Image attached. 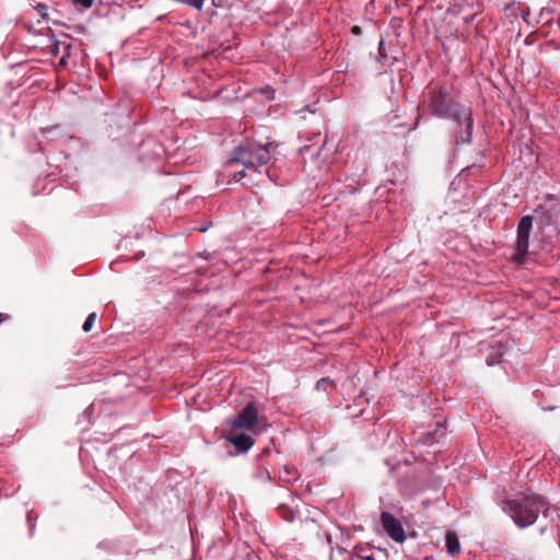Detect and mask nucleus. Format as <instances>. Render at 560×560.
I'll use <instances>...</instances> for the list:
<instances>
[{
    "label": "nucleus",
    "instance_id": "nucleus-1",
    "mask_svg": "<svg viewBox=\"0 0 560 560\" xmlns=\"http://www.w3.org/2000/svg\"><path fill=\"white\" fill-rule=\"evenodd\" d=\"M451 92L448 84H430L427 88L428 107L433 116L455 122L456 143H469L474 129L471 108L456 102Z\"/></svg>",
    "mask_w": 560,
    "mask_h": 560
},
{
    "label": "nucleus",
    "instance_id": "nucleus-2",
    "mask_svg": "<svg viewBox=\"0 0 560 560\" xmlns=\"http://www.w3.org/2000/svg\"><path fill=\"white\" fill-rule=\"evenodd\" d=\"M258 432V412L253 404L246 405L234 418L225 420L222 427V436L234 445L237 453H246L254 445V435Z\"/></svg>",
    "mask_w": 560,
    "mask_h": 560
},
{
    "label": "nucleus",
    "instance_id": "nucleus-3",
    "mask_svg": "<svg viewBox=\"0 0 560 560\" xmlns=\"http://www.w3.org/2000/svg\"><path fill=\"white\" fill-rule=\"evenodd\" d=\"M548 510V502L542 497L534 493L503 502V511L512 517L520 528L533 525L539 513L547 516Z\"/></svg>",
    "mask_w": 560,
    "mask_h": 560
},
{
    "label": "nucleus",
    "instance_id": "nucleus-4",
    "mask_svg": "<svg viewBox=\"0 0 560 560\" xmlns=\"http://www.w3.org/2000/svg\"><path fill=\"white\" fill-rule=\"evenodd\" d=\"M268 159L269 152L267 148L250 141H245L233 150L226 166L233 167L241 164L245 168L254 167L258 170L265 166Z\"/></svg>",
    "mask_w": 560,
    "mask_h": 560
},
{
    "label": "nucleus",
    "instance_id": "nucleus-5",
    "mask_svg": "<svg viewBox=\"0 0 560 560\" xmlns=\"http://www.w3.org/2000/svg\"><path fill=\"white\" fill-rule=\"evenodd\" d=\"M532 226L533 218L530 215H524L518 222L515 255V260L517 261H522L523 257L528 253Z\"/></svg>",
    "mask_w": 560,
    "mask_h": 560
},
{
    "label": "nucleus",
    "instance_id": "nucleus-6",
    "mask_svg": "<svg viewBox=\"0 0 560 560\" xmlns=\"http://www.w3.org/2000/svg\"><path fill=\"white\" fill-rule=\"evenodd\" d=\"M381 523L385 533L396 542L402 544L406 540V533L401 522L389 512L381 513Z\"/></svg>",
    "mask_w": 560,
    "mask_h": 560
},
{
    "label": "nucleus",
    "instance_id": "nucleus-7",
    "mask_svg": "<svg viewBox=\"0 0 560 560\" xmlns=\"http://www.w3.org/2000/svg\"><path fill=\"white\" fill-rule=\"evenodd\" d=\"M539 225L548 234L555 233L560 226V209L551 208L539 215Z\"/></svg>",
    "mask_w": 560,
    "mask_h": 560
},
{
    "label": "nucleus",
    "instance_id": "nucleus-8",
    "mask_svg": "<svg viewBox=\"0 0 560 560\" xmlns=\"http://www.w3.org/2000/svg\"><path fill=\"white\" fill-rule=\"evenodd\" d=\"M446 548H447V552L452 556H455L457 553H459L460 551V544H459V540H458V537L456 535L455 532H452V530H448L446 533Z\"/></svg>",
    "mask_w": 560,
    "mask_h": 560
},
{
    "label": "nucleus",
    "instance_id": "nucleus-9",
    "mask_svg": "<svg viewBox=\"0 0 560 560\" xmlns=\"http://www.w3.org/2000/svg\"><path fill=\"white\" fill-rule=\"evenodd\" d=\"M335 382L328 377H323L316 383L317 390L328 392L330 389H335Z\"/></svg>",
    "mask_w": 560,
    "mask_h": 560
},
{
    "label": "nucleus",
    "instance_id": "nucleus-10",
    "mask_svg": "<svg viewBox=\"0 0 560 560\" xmlns=\"http://www.w3.org/2000/svg\"><path fill=\"white\" fill-rule=\"evenodd\" d=\"M95 319H96V313L89 314L85 322L83 323L82 329L85 332L90 331L94 325Z\"/></svg>",
    "mask_w": 560,
    "mask_h": 560
},
{
    "label": "nucleus",
    "instance_id": "nucleus-11",
    "mask_svg": "<svg viewBox=\"0 0 560 560\" xmlns=\"http://www.w3.org/2000/svg\"><path fill=\"white\" fill-rule=\"evenodd\" d=\"M36 11L38 12V14L43 18V19H47V10H48V5L45 4V3H38L36 7H35Z\"/></svg>",
    "mask_w": 560,
    "mask_h": 560
},
{
    "label": "nucleus",
    "instance_id": "nucleus-12",
    "mask_svg": "<svg viewBox=\"0 0 560 560\" xmlns=\"http://www.w3.org/2000/svg\"><path fill=\"white\" fill-rule=\"evenodd\" d=\"M281 511H282V520H285V521H293L294 520L293 512L290 511V510H287L284 504H282Z\"/></svg>",
    "mask_w": 560,
    "mask_h": 560
},
{
    "label": "nucleus",
    "instance_id": "nucleus-13",
    "mask_svg": "<svg viewBox=\"0 0 560 560\" xmlns=\"http://www.w3.org/2000/svg\"><path fill=\"white\" fill-rule=\"evenodd\" d=\"M75 5L81 7L82 9H89L93 4V0H71Z\"/></svg>",
    "mask_w": 560,
    "mask_h": 560
},
{
    "label": "nucleus",
    "instance_id": "nucleus-14",
    "mask_svg": "<svg viewBox=\"0 0 560 560\" xmlns=\"http://www.w3.org/2000/svg\"><path fill=\"white\" fill-rule=\"evenodd\" d=\"M265 172L270 178V180L277 183V170L271 167H265Z\"/></svg>",
    "mask_w": 560,
    "mask_h": 560
},
{
    "label": "nucleus",
    "instance_id": "nucleus-15",
    "mask_svg": "<svg viewBox=\"0 0 560 560\" xmlns=\"http://www.w3.org/2000/svg\"><path fill=\"white\" fill-rule=\"evenodd\" d=\"M444 434H445V432H444V430L442 429V425H441V424H439V425H438V428H436V430H435V435H438V436H436V438L434 436V438H433V441H434V442H438L440 438L444 436Z\"/></svg>",
    "mask_w": 560,
    "mask_h": 560
},
{
    "label": "nucleus",
    "instance_id": "nucleus-16",
    "mask_svg": "<svg viewBox=\"0 0 560 560\" xmlns=\"http://www.w3.org/2000/svg\"><path fill=\"white\" fill-rule=\"evenodd\" d=\"M244 176H245V170H244V168H243V170H240V171H236V172L232 175L233 179H234V180H237V182H238V180H241Z\"/></svg>",
    "mask_w": 560,
    "mask_h": 560
},
{
    "label": "nucleus",
    "instance_id": "nucleus-17",
    "mask_svg": "<svg viewBox=\"0 0 560 560\" xmlns=\"http://www.w3.org/2000/svg\"><path fill=\"white\" fill-rule=\"evenodd\" d=\"M285 472L290 476L288 479H285V481H290L291 479H295L296 478V471L293 470L291 471L288 467L284 468Z\"/></svg>",
    "mask_w": 560,
    "mask_h": 560
},
{
    "label": "nucleus",
    "instance_id": "nucleus-18",
    "mask_svg": "<svg viewBox=\"0 0 560 560\" xmlns=\"http://www.w3.org/2000/svg\"><path fill=\"white\" fill-rule=\"evenodd\" d=\"M498 362H500L499 358L498 359L487 358V364L488 365H493L494 363H498Z\"/></svg>",
    "mask_w": 560,
    "mask_h": 560
},
{
    "label": "nucleus",
    "instance_id": "nucleus-19",
    "mask_svg": "<svg viewBox=\"0 0 560 560\" xmlns=\"http://www.w3.org/2000/svg\"><path fill=\"white\" fill-rule=\"evenodd\" d=\"M275 90H267L266 91V94H267V97L268 98H273L275 97Z\"/></svg>",
    "mask_w": 560,
    "mask_h": 560
},
{
    "label": "nucleus",
    "instance_id": "nucleus-20",
    "mask_svg": "<svg viewBox=\"0 0 560 560\" xmlns=\"http://www.w3.org/2000/svg\"><path fill=\"white\" fill-rule=\"evenodd\" d=\"M360 558L362 560H376L375 557L373 555H368V556H360Z\"/></svg>",
    "mask_w": 560,
    "mask_h": 560
},
{
    "label": "nucleus",
    "instance_id": "nucleus-21",
    "mask_svg": "<svg viewBox=\"0 0 560 560\" xmlns=\"http://www.w3.org/2000/svg\"><path fill=\"white\" fill-rule=\"evenodd\" d=\"M9 316L7 314L0 313V324L7 320Z\"/></svg>",
    "mask_w": 560,
    "mask_h": 560
},
{
    "label": "nucleus",
    "instance_id": "nucleus-22",
    "mask_svg": "<svg viewBox=\"0 0 560 560\" xmlns=\"http://www.w3.org/2000/svg\"><path fill=\"white\" fill-rule=\"evenodd\" d=\"M308 149H310V147H308V145H305V147H303V148H301V149H300V152H301V153H304V152H305V151H307Z\"/></svg>",
    "mask_w": 560,
    "mask_h": 560
},
{
    "label": "nucleus",
    "instance_id": "nucleus-23",
    "mask_svg": "<svg viewBox=\"0 0 560 560\" xmlns=\"http://www.w3.org/2000/svg\"><path fill=\"white\" fill-rule=\"evenodd\" d=\"M353 31H354L355 33H359V26H354Z\"/></svg>",
    "mask_w": 560,
    "mask_h": 560
},
{
    "label": "nucleus",
    "instance_id": "nucleus-24",
    "mask_svg": "<svg viewBox=\"0 0 560 560\" xmlns=\"http://www.w3.org/2000/svg\"><path fill=\"white\" fill-rule=\"evenodd\" d=\"M200 231L205 232V231H207V228H201Z\"/></svg>",
    "mask_w": 560,
    "mask_h": 560
}]
</instances>
